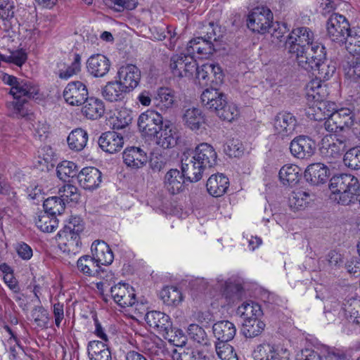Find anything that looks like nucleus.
<instances>
[{
	"mask_svg": "<svg viewBox=\"0 0 360 360\" xmlns=\"http://www.w3.org/2000/svg\"><path fill=\"white\" fill-rule=\"evenodd\" d=\"M329 188L335 195V200L342 205L354 203L360 195L359 180L350 174L333 176L330 180Z\"/></svg>",
	"mask_w": 360,
	"mask_h": 360,
	"instance_id": "obj_1",
	"label": "nucleus"
},
{
	"mask_svg": "<svg viewBox=\"0 0 360 360\" xmlns=\"http://www.w3.org/2000/svg\"><path fill=\"white\" fill-rule=\"evenodd\" d=\"M202 104L223 120L231 122L238 115L236 105L226 101V96L216 88L206 89L200 96Z\"/></svg>",
	"mask_w": 360,
	"mask_h": 360,
	"instance_id": "obj_2",
	"label": "nucleus"
},
{
	"mask_svg": "<svg viewBox=\"0 0 360 360\" xmlns=\"http://www.w3.org/2000/svg\"><path fill=\"white\" fill-rule=\"evenodd\" d=\"M220 27L210 22L204 25L199 31L198 36L189 41L187 46L188 53L200 55H211L216 51V44L221 38Z\"/></svg>",
	"mask_w": 360,
	"mask_h": 360,
	"instance_id": "obj_3",
	"label": "nucleus"
},
{
	"mask_svg": "<svg viewBox=\"0 0 360 360\" xmlns=\"http://www.w3.org/2000/svg\"><path fill=\"white\" fill-rule=\"evenodd\" d=\"M349 146V140L345 136H338L335 134L326 136L322 139L320 152L326 163L335 167L341 158L342 153Z\"/></svg>",
	"mask_w": 360,
	"mask_h": 360,
	"instance_id": "obj_4",
	"label": "nucleus"
},
{
	"mask_svg": "<svg viewBox=\"0 0 360 360\" xmlns=\"http://www.w3.org/2000/svg\"><path fill=\"white\" fill-rule=\"evenodd\" d=\"M273 13L265 6L253 8L248 14L246 20L248 27L253 32L264 34L271 29Z\"/></svg>",
	"mask_w": 360,
	"mask_h": 360,
	"instance_id": "obj_5",
	"label": "nucleus"
},
{
	"mask_svg": "<svg viewBox=\"0 0 360 360\" xmlns=\"http://www.w3.org/2000/svg\"><path fill=\"white\" fill-rule=\"evenodd\" d=\"M350 25L342 15L333 13L326 22L327 36L333 42L343 44L347 41Z\"/></svg>",
	"mask_w": 360,
	"mask_h": 360,
	"instance_id": "obj_6",
	"label": "nucleus"
},
{
	"mask_svg": "<svg viewBox=\"0 0 360 360\" xmlns=\"http://www.w3.org/2000/svg\"><path fill=\"white\" fill-rule=\"evenodd\" d=\"M326 48L320 43L316 42L311 44L309 48L304 49L303 53H299L298 55H293L295 57L298 65L308 72H312L318 61L326 59Z\"/></svg>",
	"mask_w": 360,
	"mask_h": 360,
	"instance_id": "obj_7",
	"label": "nucleus"
},
{
	"mask_svg": "<svg viewBox=\"0 0 360 360\" xmlns=\"http://www.w3.org/2000/svg\"><path fill=\"white\" fill-rule=\"evenodd\" d=\"M164 124L162 116L155 110H147L141 113L137 122L142 135L150 138L158 136Z\"/></svg>",
	"mask_w": 360,
	"mask_h": 360,
	"instance_id": "obj_8",
	"label": "nucleus"
},
{
	"mask_svg": "<svg viewBox=\"0 0 360 360\" xmlns=\"http://www.w3.org/2000/svg\"><path fill=\"white\" fill-rule=\"evenodd\" d=\"M169 68L176 77H191L196 70V61L189 53L176 54L170 58Z\"/></svg>",
	"mask_w": 360,
	"mask_h": 360,
	"instance_id": "obj_9",
	"label": "nucleus"
},
{
	"mask_svg": "<svg viewBox=\"0 0 360 360\" xmlns=\"http://www.w3.org/2000/svg\"><path fill=\"white\" fill-rule=\"evenodd\" d=\"M354 117V114L350 109H338L336 107L332 115L325 121L324 127L329 132L342 131L353 125Z\"/></svg>",
	"mask_w": 360,
	"mask_h": 360,
	"instance_id": "obj_10",
	"label": "nucleus"
},
{
	"mask_svg": "<svg viewBox=\"0 0 360 360\" xmlns=\"http://www.w3.org/2000/svg\"><path fill=\"white\" fill-rule=\"evenodd\" d=\"M63 96L65 102L72 106L83 105L89 97L86 85L80 81H72L65 86Z\"/></svg>",
	"mask_w": 360,
	"mask_h": 360,
	"instance_id": "obj_11",
	"label": "nucleus"
},
{
	"mask_svg": "<svg viewBox=\"0 0 360 360\" xmlns=\"http://www.w3.org/2000/svg\"><path fill=\"white\" fill-rule=\"evenodd\" d=\"M3 82L11 86L9 94L11 95H32L38 94L39 88L32 81L27 79H19L13 75L4 74L2 77Z\"/></svg>",
	"mask_w": 360,
	"mask_h": 360,
	"instance_id": "obj_12",
	"label": "nucleus"
},
{
	"mask_svg": "<svg viewBox=\"0 0 360 360\" xmlns=\"http://www.w3.org/2000/svg\"><path fill=\"white\" fill-rule=\"evenodd\" d=\"M199 167H203L205 171L213 167L217 164V155L214 148L207 143L198 145L195 150L190 153Z\"/></svg>",
	"mask_w": 360,
	"mask_h": 360,
	"instance_id": "obj_13",
	"label": "nucleus"
},
{
	"mask_svg": "<svg viewBox=\"0 0 360 360\" xmlns=\"http://www.w3.org/2000/svg\"><path fill=\"white\" fill-rule=\"evenodd\" d=\"M307 115L309 118L315 121L326 120L332 115L336 108V103L325 99L308 104Z\"/></svg>",
	"mask_w": 360,
	"mask_h": 360,
	"instance_id": "obj_14",
	"label": "nucleus"
},
{
	"mask_svg": "<svg viewBox=\"0 0 360 360\" xmlns=\"http://www.w3.org/2000/svg\"><path fill=\"white\" fill-rule=\"evenodd\" d=\"M314 141L307 136L295 137L290 145L291 154L300 159H307L311 157L315 151Z\"/></svg>",
	"mask_w": 360,
	"mask_h": 360,
	"instance_id": "obj_15",
	"label": "nucleus"
},
{
	"mask_svg": "<svg viewBox=\"0 0 360 360\" xmlns=\"http://www.w3.org/2000/svg\"><path fill=\"white\" fill-rule=\"evenodd\" d=\"M110 295L121 307H131L136 302L134 288L125 283H118L111 287Z\"/></svg>",
	"mask_w": 360,
	"mask_h": 360,
	"instance_id": "obj_16",
	"label": "nucleus"
},
{
	"mask_svg": "<svg viewBox=\"0 0 360 360\" xmlns=\"http://www.w3.org/2000/svg\"><path fill=\"white\" fill-rule=\"evenodd\" d=\"M117 78L124 88L130 92L139 85L141 79V71L136 65L127 64L120 68Z\"/></svg>",
	"mask_w": 360,
	"mask_h": 360,
	"instance_id": "obj_17",
	"label": "nucleus"
},
{
	"mask_svg": "<svg viewBox=\"0 0 360 360\" xmlns=\"http://www.w3.org/2000/svg\"><path fill=\"white\" fill-rule=\"evenodd\" d=\"M37 94L12 95L13 100L6 102L7 115L13 118L20 119L28 115V110L25 106L28 100L34 98Z\"/></svg>",
	"mask_w": 360,
	"mask_h": 360,
	"instance_id": "obj_18",
	"label": "nucleus"
},
{
	"mask_svg": "<svg viewBox=\"0 0 360 360\" xmlns=\"http://www.w3.org/2000/svg\"><path fill=\"white\" fill-rule=\"evenodd\" d=\"M286 351L279 349L277 347L269 343H262L257 345L252 351V356L255 360H287L284 356Z\"/></svg>",
	"mask_w": 360,
	"mask_h": 360,
	"instance_id": "obj_19",
	"label": "nucleus"
},
{
	"mask_svg": "<svg viewBox=\"0 0 360 360\" xmlns=\"http://www.w3.org/2000/svg\"><path fill=\"white\" fill-rule=\"evenodd\" d=\"M193 160L190 153H184L181 158V172L190 182H197L202 177L205 169Z\"/></svg>",
	"mask_w": 360,
	"mask_h": 360,
	"instance_id": "obj_20",
	"label": "nucleus"
},
{
	"mask_svg": "<svg viewBox=\"0 0 360 360\" xmlns=\"http://www.w3.org/2000/svg\"><path fill=\"white\" fill-rule=\"evenodd\" d=\"M274 126L276 132L282 137L289 136L293 134L296 126L297 120L290 112H279L274 118Z\"/></svg>",
	"mask_w": 360,
	"mask_h": 360,
	"instance_id": "obj_21",
	"label": "nucleus"
},
{
	"mask_svg": "<svg viewBox=\"0 0 360 360\" xmlns=\"http://www.w3.org/2000/svg\"><path fill=\"white\" fill-rule=\"evenodd\" d=\"M110 60L103 54L91 56L86 61L87 72L94 77H103L110 69Z\"/></svg>",
	"mask_w": 360,
	"mask_h": 360,
	"instance_id": "obj_22",
	"label": "nucleus"
},
{
	"mask_svg": "<svg viewBox=\"0 0 360 360\" xmlns=\"http://www.w3.org/2000/svg\"><path fill=\"white\" fill-rule=\"evenodd\" d=\"M91 257L96 264L108 266L112 264L114 255L109 245L103 240H97L91 246Z\"/></svg>",
	"mask_w": 360,
	"mask_h": 360,
	"instance_id": "obj_23",
	"label": "nucleus"
},
{
	"mask_svg": "<svg viewBox=\"0 0 360 360\" xmlns=\"http://www.w3.org/2000/svg\"><path fill=\"white\" fill-rule=\"evenodd\" d=\"M98 143L103 151L112 154L123 148L124 139L122 136L115 131H109L101 135Z\"/></svg>",
	"mask_w": 360,
	"mask_h": 360,
	"instance_id": "obj_24",
	"label": "nucleus"
},
{
	"mask_svg": "<svg viewBox=\"0 0 360 360\" xmlns=\"http://www.w3.org/2000/svg\"><path fill=\"white\" fill-rule=\"evenodd\" d=\"M101 172L96 167L83 168L77 174V180L81 187L86 190H94L101 183Z\"/></svg>",
	"mask_w": 360,
	"mask_h": 360,
	"instance_id": "obj_25",
	"label": "nucleus"
},
{
	"mask_svg": "<svg viewBox=\"0 0 360 360\" xmlns=\"http://www.w3.org/2000/svg\"><path fill=\"white\" fill-rule=\"evenodd\" d=\"M330 176L328 167L321 162L309 165L304 172V178L307 181L313 185L326 183Z\"/></svg>",
	"mask_w": 360,
	"mask_h": 360,
	"instance_id": "obj_26",
	"label": "nucleus"
},
{
	"mask_svg": "<svg viewBox=\"0 0 360 360\" xmlns=\"http://www.w3.org/2000/svg\"><path fill=\"white\" fill-rule=\"evenodd\" d=\"M145 320L150 327L158 331L169 334L173 332L172 324L169 316L159 311H149L146 314Z\"/></svg>",
	"mask_w": 360,
	"mask_h": 360,
	"instance_id": "obj_27",
	"label": "nucleus"
},
{
	"mask_svg": "<svg viewBox=\"0 0 360 360\" xmlns=\"http://www.w3.org/2000/svg\"><path fill=\"white\" fill-rule=\"evenodd\" d=\"M157 138V144L163 148H169L177 143L179 136L176 129L169 120H165V124L160 129Z\"/></svg>",
	"mask_w": 360,
	"mask_h": 360,
	"instance_id": "obj_28",
	"label": "nucleus"
},
{
	"mask_svg": "<svg viewBox=\"0 0 360 360\" xmlns=\"http://www.w3.org/2000/svg\"><path fill=\"white\" fill-rule=\"evenodd\" d=\"M68 232H58V247L68 255H76L80 250L82 243L78 234L67 233Z\"/></svg>",
	"mask_w": 360,
	"mask_h": 360,
	"instance_id": "obj_29",
	"label": "nucleus"
},
{
	"mask_svg": "<svg viewBox=\"0 0 360 360\" xmlns=\"http://www.w3.org/2000/svg\"><path fill=\"white\" fill-rule=\"evenodd\" d=\"M122 158L126 165L132 169L143 167L148 160L146 153L138 147L126 148L123 152Z\"/></svg>",
	"mask_w": 360,
	"mask_h": 360,
	"instance_id": "obj_30",
	"label": "nucleus"
},
{
	"mask_svg": "<svg viewBox=\"0 0 360 360\" xmlns=\"http://www.w3.org/2000/svg\"><path fill=\"white\" fill-rule=\"evenodd\" d=\"M129 91L117 79L107 82L102 88L103 97L109 102H118L124 99Z\"/></svg>",
	"mask_w": 360,
	"mask_h": 360,
	"instance_id": "obj_31",
	"label": "nucleus"
},
{
	"mask_svg": "<svg viewBox=\"0 0 360 360\" xmlns=\"http://www.w3.org/2000/svg\"><path fill=\"white\" fill-rule=\"evenodd\" d=\"M77 266L80 272L89 276H97L105 279L108 276L104 275L105 271L101 269L90 255L81 257L77 262Z\"/></svg>",
	"mask_w": 360,
	"mask_h": 360,
	"instance_id": "obj_32",
	"label": "nucleus"
},
{
	"mask_svg": "<svg viewBox=\"0 0 360 360\" xmlns=\"http://www.w3.org/2000/svg\"><path fill=\"white\" fill-rule=\"evenodd\" d=\"M186 177L177 169H171L165 176V187L172 195L179 193L184 190Z\"/></svg>",
	"mask_w": 360,
	"mask_h": 360,
	"instance_id": "obj_33",
	"label": "nucleus"
},
{
	"mask_svg": "<svg viewBox=\"0 0 360 360\" xmlns=\"http://www.w3.org/2000/svg\"><path fill=\"white\" fill-rule=\"evenodd\" d=\"M212 331L218 342H228L235 337L236 328L232 322L223 320L213 325Z\"/></svg>",
	"mask_w": 360,
	"mask_h": 360,
	"instance_id": "obj_34",
	"label": "nucleus"
},
{
	"mask_svg": "<svg viewBox=\"0 0 360 360\" xmlns=\"http://www.w3.org/2000/svg\"><path fill=\"white\" fill-rule=\"evenodd\" d=\"M229 186V179L222 174L212 175L206 184L207 192L215 198L222 196L227 191Z\"/></svg>",
	"mask_w": 360,
	"mask_h": 360,
	"instance_id": "obj_35",
	"label": "nucleus"
},
{
	"mask_svg": "<svg viewBox=\"0 0 360 360\" xmlns=\"http://www.w3.org/2000/svg\"><path fill=\"white\" fill-rule=\"evenodd\" d=\"M154 103L161 109H169L177 105L178 98L174 90L168 87L158 89L154 97Z\"/></svg>",
	"mask_w": 360,
	"mask_h": 360,
	"instance_id": "obj_36",
	"label": "nucleus"
},
{
	"mask_svg": "<svg viewBox=\"0 0 360 360\" xmlns=\"http://www.w3.org/2000/svg\"><path fill=\"white\" fill-rule=\"evenodd\" d=\"M307 103H311L320 99H325L328 95L326 86L320 79L310 81L305 87Z\"/></svg>",
	"mask_w": 360,
	"mask_h": 360,
	"instance_id": "obj_37",
	"label": "nucleus"
},
{
	"mask_svg": "<svg viewBox=\"0 0 360 360\" xmlns=\"http://www.w3.org/2000/svg\"><path fill=\"white\" fill-rule=\"evenodd\" d=\"M82 109V114L89 120H97L102 117L105 112L103 102L95 97H88Z\"/></svg>",
	"mask_w": 360,
	"mask_h": 360,
	"instance_id": "obj_38",
	"label": "nucleus"
},
{
	"mask_svg": "<svg viewBox=\"0 0 360 360\" xmlns=\"http://www.w3.org/2000/svg\"><path fill=\"white\" fill-rule=\"evenodd\" d=\"M184 125L193 131L200 129L205 123V117L202 111L197 108H188L182 117Z\"/></svg>",
	"mask_w": 360,
	"mask_h": 360,
	"instance_id": "obj_39",
	"label": "nucleus"
},
{
	"mask_svg": "<svg viewBox=\"0 0 360 360\" xmlns=\"http://www.w3.org/2000/svg\"><path fill=\"white\" fill-rule=\"evenodd\" d=\"M216 288L229 300V302H234L236 299H238L243 289L240 284L234 283L231 280L224 281L220 277L217 278Z\"/></svg>",
	"mask_w": 360,
	"mask_h": 360,
	"instance_id": "obj_40",
	"label": "nucleus"
},
{
	"mask_svg": "<svg viewBox=\"0 0 360 360\" xmlns=\"http://www.w3.org/2000/svg\"><path fill=\"white\" fill-rule=\"evenodd\" d=\"M87 351L91 360H112L111 352L103 342L90 341L87 346Z\"/></svg>",
	"mask_w": 360,
	"mask_h": 360,
	"instance_id": "obj_41",
	"label": "nucleus"
},
{
	"mask_svg": "<svg viewBox=\"0 0 360 360\" xmlns=\"http://www.w3.org/2000/svg\"><path fill=\"white\" fill-rule=\"evenodd\" d=\"M301 169L295 165H286L281 167L278 176L283 185L293 186L300 179Z\"/></svg>",
	"mask_w": 360,
	"mask_h": 360,
	"instance_id": "obj_42",
	"label": "nucleus"
},
{
	"mask_svg": "<svg viewBox=\"0 0 360 360\" xmlns=\"http://www.w3.org/2000/svg\"><path fill=\"white\" fill-rule=\"evenodd\" d=\"M87 141L88 134L81 128L72 130L67 139L69 148L75 151L82 150L86 146Z\"/></svg>",
	"mask_w": 360,
	"mask_h": 360,
	"instance_id": "obj_43",
	"label": "nucleus"
},
{
	"mask_svg": "<svg viewBox=\"0 0 360 360\" xmlns=\"http://www.w3.org/2000/svg\"><path fill=\"white\" fill-rule=\"evenodd\" d=\"M342 305V309L347 320L352 323L359 325L360 300L352 297L346 300Z\"/></svg>",
	"mask_w": 360,
	"mask_h": 360,
	"instance_id": "obj_44",
	"label": "nucleus"
},
{
	"mask_svg": "<svg viewBox=\"0 0 360 360\" xmlns=\"http://www.w3.org/2000/svg\"><path fill=\"white\" fill-rule=\"evenodd\" d=\"M174 333L176 336L179 335V339H182V340H179L178 343H174L176 346H181V348L179 351L177 349L174 350L172 354L173 360H196L195 353L193 349L182 347L186 343V338L184 336L183 331L176 329Z\"/></svg>",
	"mask_w": 360,
	"mask_h": 360,
	"instance_id": "obj_45",
	"label": "nucleus"
},
{
	"mask_svg": "<svg viewBox=\"0 0 360 360\" xmlns=\"http://www.w3.org/2000/svg\"><path fill=\"white\" fill-rule=\"evenodd\" d=\"M265 323L258 318L244 321L242 328L243 334L248 338H252L262 333Z\"/></svg>",
	"mask_w": 360,
	"mask_h": 360,
	"instance_id": "obj_46",
	"label": "nucleus"
},
{
	"mask_svg": "<svg viewBox=\"0 0 360 360\" xmlns=\"http://www.w3.org/2000/svg\"><path fill=\"white\" fill-rule=\"evenodd\" d=\"M319 64L316 65V67L312 71L314 75H316L317 77L321 80L328 79L335 72L336 67L335 63L332 61H328L327 58L318 61Z\"/></svg>",
	"mask_w": 360,
	"mask_h": 360,
	"instance_id": "obj_47",
	"label": "nucleus"
},
{
	"mask_svg": "<svg viewBox=\"0 0 360 360\" xmlns=\"http://www.w3.org/2000/svg\"><path fill=\"white\" fill-rule=\"evenodd\" d=\"M237 313L244 321L258 318L262 314L260 306L255 302H244L238 307Z\"/></svg>",
	"mask_w": 360,
	"mask_h": 360,
	"instance_id": "obj_48",
	"label": "nucleus"
},
{
	"mask_svg": "<svg viewBox=\"0 0 360 360\" xmlns=\"http://www.w3.org/2000/svg\"><path fill=\"white\" fill-rule=\"evenodd\" d=\"M160 297L163 302L168 306L177 305L182 300L181 292L174 286H167L162 289Z\"/></svg>",
	"mask_w": 360,
	"mask_h": 360,
	"instance_id": "obj_49",
	"label": "nucleus"
},
{
	"mask_svg": "<svg viewBox=\"0 0 360 360\" xmlns=\"http://www.w3.org/2000/svg\"><path fill=\"white\" fill-rule=\"evenodd\" d=\"M43 207L46 214L51 216L61 214L65 210V202L60 197H50L44 201Z\"/></svg>",
	"mask_w": 360,
	"mask_h": 360,
	"instance_id": "obj_50",
	"label": "nucleus"
},
{
	"mask_svg": "<svg viewBox=\"0 0 360 360\" xmlns=\"http://www.w3.org/2000/svg\"><path fill=\"white\" fill-rule=\"evenodd\" d=\"M58 177L63 181H68L69 178L77 177V165L70 161H63L56 168Z\"/></svg>",
	"mask_w": 360,
	"mask_h": 360,
	"instance_id": "obj_51",
	"label": "nucleus"
},
{
	"mask_svg": "<svg viewBox=\"0 0 360 360\" xmlns=\"http://www.w3.org/2000/svg\"><path fill=\"white\" fill-rule=\"evenodd\" d=\"M188 338L200 345H209V339L205 330L198 324L191 323L187 329Z\"/></svg>",
	"mask_w": 360,
	"mask_h": 360,
	"instance_id": "obj_52",
	"label": "nucleus"
},
{
	"mask_svg": "<svg viewBox=\"0 0 360 360\" xmlns=\"http://www.w3.org/2000/svg\"><path fill=\"white\" fill-rule=\"evenodd\" d=\"M343 162L349 169H360V146H355L347 150L344 155Z\"/></svg>",
	"mask_w": 360,
	"mask_h": 360,
	"instance_id": "obj_53",
	"label": "nucleus"
},
{
	"mask_svg": "<svg viewBox=\"0 0 360 360\" xmlns=\"http://www.w3.org/2000/svg\"><path fill=\"white\" fill-rule=\"evenodd\" d=\"M345 75L354 82L360 80V53L353 56L346 65H344Z\"/></svg>",
	"mask_w": 360,
	"mask_h": 360,
	"instance_id": "obj_54",
	"label": "nucleus"
},
{
	"mask_svg": "<svg viewBox=\"0 0 360 360\" xmlns=\"http://www.w3.org/2000/svg\"><path fill=\"white\" fill-rule=\"evenodd\" d=\"M309 194L303 191L293 192L289 197V205L294 210L305 208L309 202Z\"/></svg>",
	"mask_w": 360,
	"mask_h": 360,
	"instance_id": "obj_55",
	"label": "nucleus"
},
{
	"mask_svg": "<svg viewBox=\"0 0 360 360\" xmlns=\"http://www.w3.org/2000/svg\"><path fill=\"white\" fill-rule=\"evenodd\" d=\"M285 48L291 56L298 55L299 53H303V50L306 49L303 41H300L298 37L293 34V30L286 37Z\"/></svg>",
	"mask_w": 360,
	"mask_h": 360,
	"instance_id": "obj_56",
	"label": "nucleus"
},
{
	"mask_svg": "<svg viewBox=\"0 0 360 360\" xmlns=\"http://www.w3.org/2000/svg\"><path fill=\"white\" fill-rule=\"evenodd\" d=\"M147 350L153 360H165L169 356V352L162 340L148 343Z\"/></svg>",
	"mask_w": 360,
	"mask_h": 360,
	"instance_id": "obj_57",
	"label": "nucleus"
},
{
	"mask_svg": "<svg viewBox=\"0 0 360 360\" xmlns=\"http://www.w3.org/2000/svg\"><path fill=\"white\" fill-rule=\"evenodd\" d=\"M216 352L221 360H238V356L233 347L227 342H217L215 345Z\"/></svg>",
	"mask_w": 360,
	"mask_h": 360,
	"instance_id": "obj_58",
	"label": "nucleus"
},
{
	"mask_svg": "<svg viewBox=\"0 0 360 360\" xmlns=\"http://www.w3.org/2000/svg\"><path fill=\"white\" fill-rule=\"evenodd\" d=\"M81 70V56L79 53L73 55V61L65 70H60L58 76L60 79H68Z\"/></svg>",
	"mask_w": 360,
	"mask_h": 360,
	"instance_id": "obj_59",
	"label": "nucleus"
},
{
	"mask_svg": "<svg viewBox=\"0 0 360 360\" xmlns=\"http://www.w3.org/2000/svg\"><path fill=\"white\" fill-rule=\"evenodd\" d=\"M60 198L65 202H77L80 197L78 188L72 184H65L59 189Z\"/></svg>",
	"mask_w": 360,
	"mask_h": 360,
	"instance_id": "obj_60",
	"label": "nucleus"
},
{
	"mask_svg": "<svg viewBox=\"0 0 360 360\" xmlns=\"http://www.w3.org/2000/svg\"><path fill=\"white\" fill-rule=\"evenodd\" d=\"M132 120L131 112L126 108L121 110L117 112L112 122L114 129H122L127 127Z\"/></svg>",
	"mask_w": 360,
	"mask_h": 360,
	"instance_id": "obj_61",
	"label": "nucleus"
},
{
	"mask_svg": "<svg viewBox=\"0 0 360 360\" xmlns=\"http://www.w3.org/2000/svg\"><path fill=\"white\" fill-rule=\"evenodd\" d=\"M15 4L13 0H0V19L11 20L15 15Z\"/></svg>",
	"mask_w": 360,
	"mask_h": 360,
	"instance_id": "obj_62",
	"label": "nucleus"
},
{
	"mask_svg": "<svg viewBox=\"0 0 360 360\" xmlns=\"http://www.w3.org/2000/svg\"><path fill=\"white\" fill-rule=\"evenodd\" d=\"M57 221L55 218H50L48 215L44 214L39 217L36 221V226L43 232L51 233L57 227Z\"/></svg>",
	"mask_w": 360,
	"mask_h": 360,
	"instance_id": "obj_63",
	"label": "nucleus"
},
{
	"mask_svg": "<svg viewBox=\"0 0 360 360\" xmlns=\"http://www.w3.org/2000/svg\"><path fill=\"white\" fill-rule=\"evenodd\" d=\"M84 230V224L82 219L79 217H72L70 219L67 224L59 232H68L67 233H74L79 235Z\"/></svg>",
	"mask_w": 360,
	"mask_h": 360,
	"instance_id": "obj_64",
	"label": "nucleus"
}]
</instances>
